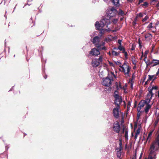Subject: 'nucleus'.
Masks as SVG:
<instances>
[{
	"label": "nucleus",
	"mask_w": 159,
	"mask_h": 159,
	"mask_svg": "<svg viewBox=\"0 0 159 159\" xmlns=\"http://www.w3.org/2000/svg\"><path fill=\"white\" fill-rule=\"evenodd\" d=\"M110 24V21L109 19L103 18L100 21V23L98 21H97L95 24V27L97 30H100V33L103 34L105 31L103 29H100V27L103 28L105 25L108 27V25Z\"/></svg>",
	"instance_id": "1"
},
{
	"label": "nucleus",
	"mask_w": 159,
	"mask_h": 159,
	"mask_svg": "<svg viewBox=\"0 0 159 159\" xmlns=\"http://www.w3.org/2000/svg\"><path fill=\"white\" fill-rule=\"evenodd\" d=\"M157 143L158 145L159 146V135L158 136V139L156 142L152 143L151 145L150 149V153L147 159L146 158L145 159H155L156 157V153L155 152V148L156 145Z\"/></svg>",
	"instance_id": "2"
},
{
	"label": "nucleus",
	"mask_w": 159,
	"mask_h": 159,
	"mask_svg": "<svg viewBox=\"0 0 159 159\" xmlns=\"http://www.w3.org/2000/svg\"><path fill=\"white\" fill-rule=\"evenodd\" d=\"M118 93L117 90H115L113 96L115 98L114 103L117 107H120V105L122 102L121 97L119 95L116 93Z\"/></svg>",
	"instance_id": "3"
},
{
	"label": "nucleus",
	"mask_w": 159,
	"mask_h": 159,
	"mask_svg": "<svg viewBox=\"0 0 159 159\" xmlns=\"http://www.w3.org/2000/svg\"><path fill=\"white\" fill-rule=\"evenodd\" d=\"M113 80L112 78L107 76L102 79V84L105 86L108 87L111 84V81Z\"/></svg>",
	"instance_id": "4"
},
{
	"label": "nucleus",
	"mask_w": 159,
	"mask_h": 159,
	"mask_svg": "<svg viewBox=\"0 0 159 159\" xmlns=\"http://www.w3.org/2000/svg\"><path fill=\"white\" fill-rule=\"evenodd\" d=\"M102 61V56H100L98 59L95 58L92 60V65L94 67H98Z\"/></svg>",
	"instance_id": "5"
},
{
	"label": "nucleus",
	"mask_w": 159,
	"mask_h": 159,
	"mask_svg": "<svg viewBox=\"0 0 159 159\" xmlns=\"http://www.w3.org/2000/svg\"><path fill=\"white\" fill-rule=\"evenodd\" d=\"M119 147L116 148V155L118 158L120 157L121 155V151L123 149L122 142L120 139H119Z\"/></svg>",
	"instance_id": "6"
},
{
	"label": "nucleus",
	"mask_w": 159,
	"mask_h": 159,
	"mask_svg": "<svg viewBox=\"0 0 159 159\" xmlns=\"http://www.w3.org/2000/svg\"><path fill=\"white\" fill-rule=\"evenodd\" d=\"M113 129L114 131L116 133H119L120 129L119 123L117 121L113 124Z\"/></svg>",
	"instance_id": "7"
},
{
	"label": "nucleus",
	"mask_w": 159,
	"mask_h": 159,
	"mask_svg": "<svg viewBox=\"0 0 159 159\" xmlns=\"http://www.w3.org/2000/svg\"><path fill=\"white\" fill-rule=\"evenodd\" d=\"M120 107H117L113 109V115L116 119H118L119 117V108Z\"/></svg>",
	"instance_id": "8"
},
{
	"label": "nucleus",
	"mask_w": 159,
	"mask_h": 159,
	"mask_svg": "<svg viewBox=\"0 0 159 159\" xmlns=\"http://www.w3.org/2000/svg\"><path fill=\"white\" fill-rule=\"evenodd\" d=\"M89 54L92 55V56H97L100 55V53L98 50H97V49L93 48L90 51Z\"/></svg>",
	"instance_id": "9"
},
{
	"label": "nucleus",
	"mask_w": 159,
	"mask_h": 159,
	"mask_svg": "<svg viewBox=\"0 0 159 159\" xmlns=\"http://www.w3.org/2000/svg\"><path fill=\"white\" fill-rule=\"evenodd\" d=\"M120 67L122 69L123 71L124 72L125 74H127L128 75V76H129V73L130 71L131 67L129 66H127V72H126L125 69L123 66V65L120 66Z\"/></svg>",
	"instance_id": "10"
},
{
	"label": "nucleus",
	"mask_w": 159,
	"mask_h": 159,
	"mask_svg": "<svg viewBox=\"0 0 159 159\" xmlns=\"http://www.w3.org/2000/svg\"><path fill=\"white\" fill-rule=\"evenodd\" d=\"M100 38L98 36H95L93 37L91 42L93 44L95 45L97 43H99L100 42Z\"/></svg>",
	"instance_id": "11"
},
{
	"label": "nucleus",
	"mask_w": 159,
	"mask_h": 159,
	"mask_svg": "<svg viewBox=\"0 0 159 159\" xmlns=\"http://www.w3.org/2000/svg\"><path fill=\"white\" fill-rule=\"evenodd\" d=\"M152 104H147L144 108V111L146 114H147L149 111V109L151 107Z\"/></svg>",
	"instance_id": "12"
},
{
	"label": "nucleus",
	"mask_w": 159,
	"mask_h": 159,
	"mask_svg": "<svg viewBox=\"0 0 159 159\" xmlns=\"http://www.w3.org/2000/svg\"><path fill=\"white\" fill-rule=\"evenodd\" d=\"M117 13L118 15L120 17L124 16L126 15V14H125L123 11L120 9H119Z\"/></svg>",
	"instance_id": "13"
},
{
	"label": "nucleus",
	"mask_w": 159,
	"mask_h": 159,
	"mask_svg": "<svg viewBox=\"0 0 159 159\" xmlns=\"http://www.w3.org/2000/svg\"><path fill=\"white\" fill-rule=\"evenodd\" d=\"M152 99H150V98H147L145 99V100H142L144 103L146 104H150L149 103H150L151 100Z\"/></svg>",
	"instance_id": "14"
},
{
	"label": "nucleus",
	"mask_w": 159,
	"mask_h": 159,
	"mask_svg": "<svg viewBox=\"0 0 159 159\" xmlns=\"http://www.w3.org/2000/svg\"><path fill=\"white\" fill-rule=\"evenodd\" d=\"M145 104L144 103L143 101L141 100L139 103L138 107H140V109H142L144 106Z\"/></svg>",
	"instance_id": "15"
},
{
	"label": "nucleus",
	"mask_w": 159,
	"mask_h": 159,
	"mask_svg": "<svg viewBox=\"0 0 159 159\" xmlns=\"http://www.w3.org/2000/svg\"><path fill=\"white\" fill-rule=\"evenodd\" d=\"M117 12H115L112 11V12H108L107 14L110 17H113L116 16Z\"/></svg>",
	"instance_id": "16"
},
{
	"label": "nucleus",
	"mask_w": 159,
	"mask_h": 159,
	"mask_svg": "<svg viewBox=\"0 0 159 159\" xmlns=\"http://www.w3.org/2000/svg\"><path fill=\"white\" fill-rule=\"evenodd\" d=\"M128 129H126L125 134V140H127L128 139Z\"/></svg>",
	"instance_id": "17"
},
{
	"label": "nucleus",
	"mask_w": 159,
	"mask_h": 159,
	"mask_svg": "<svg viewBox=\"0 0 159 159\" xmlns=\"http://www.w3.org/2000/svg\"><path fill=\"white\" fill-rule=\"evenodd\" d=\"M115 84L117 90H119L120 89H122L121 84L120 82L118 84L117 82H116Z\"/></svg>",
	"instance_id": "18"
},
{
	"label": "nucleus",
	"mask_w": 159,
	"mask_h": 159,
	"mask_svg": "<svg viewBox=\"0 0 159 159\" xmlns=\"http://www.w3.org/2000/svg\"><path fill=\"white\" fill-rule=\"evenodd\" d=\"M152 131H150L148 135V137L147 138V141H148V142H149L150 140V139L151 138V136H152Z\"/></svg>",
	"instance_id": "19"
},
{
	"label": "nucleus",
	"mask_w": 159,
	"mask_h": 159,
	"mask_svg": "<svg viewBox=\"0 0 159 159\" xmlns=\"http://www.w3.org/2000/svg\"><path fill=\"white\" fill-rule=\"evenodd\" d=\"M0 158H7V155L6 153L0 154Z\"/></svg>",
	"instance_id": "20"
},
{
	"label": "nucleus",
	"mask_w": 159,
	"mask_h": 159,
	"mask_svg": "<svg viewBox=\"0 0 159 159\" xmlns=\"http://www.w3.org/2000/svg\"><path fill=\"white\" fill-rule=\"evenodd\" d=\"M112 11L118 12V11L114 7H112L110 8L108 12H112Z\"/></svg>",
	"instance_id": "21"
},
{
	"label": "nucleus",
	"mask_w": 159,
	"mask_h": 159,
	"mask_svg": "<svg viewBox=\"0 0 159 159\" xmlns=\"http://www.w3.org/2000/svg\"><path fill=\"white\" fill-rule=\"evenodd\" d=\"M158 89V87L157 86H154L152 87L151 86H149L148 89V90H149V89H151L152 91L153 89H155L157 90Z\"/></svg>",
	"instance_id": "22"
},
{
	"label": "nucleus",
	"mask_w": 159,
	"mask_h": 159,
	"mask_svg": "<svg viewBox=\"0 0 159 159\" xmlns=\"http://www.w3.org/2000/svg\"><path fill=\"white\" fill-rule=\"evenodd\" d=\"M95 46L97 48V50H98L99 52L101 50V45L99 43H97L95 44Z\"/></svg>",
	"instance_id": "23"
},
{
	"label": "nucleus",
	"mask_w": 159,
	"mask_h": 159,
	"mask_svg": "<svg viewBox=\"0 0 159 159\" xmlns=\"http://www.w3.org/2000/svg\"><path fill=\"white\" fill-rule=\"evenodd\" d=\"M112 2L115 6L119 4V0H112Z\"/></svg>",
	"instance_id": "24"
},
{
	"label": "nucleus",
	"mask_w": 159,
	"mask_h": 159,
	"mask_svg": "<svg viewBox=\"0 0 159 159\" xmlns=\"http://www.w3.org/2000/svg\"><path fill=\"white\" fill-rule=\"evenodd\" d=\"M131 61L133 64L136 65V62L135 60V57L134 56H132L131 57Z\"/></svg>",
	"instance_id": "25"
},
{
	"label": "nucleus",
	"mask_w": 159,
	"mask_h": 159,
	"mask_svg": "<svg viewBox=\"0 0 159 159\" xmlns=\"http://www.w3.org/2000/svg\"><path fill=\"white\" fill-rule=\"evenodd\" d=\"M149 93H150L151 97L149 98L150 99H152L153 96L154 95V94L153 93L151 89H149V90H148Z\"/></svg>",
	"instance_id": "26"
},
{
	"label": "nucleus",
	"mask_w": 159,
	"mask_h": 159,
	"mask_svg": "<svg viewBox=\"0 0 159 159\" xmlns=\"http://www.w3.org/2000/svg\"><path fill=\"white\" fill-rule=\"evenodd\" d=\"M154 62L153 59L151 61H150V60H148V62L146 64L147 66H150Z\"/></svg>",
	"instance_id": "27"
},
{
	"label": "nucleus",
	"mask_w": 159,
	"mask_h": 159,
	"mask_svg": "<svg viewBox=\"0 0 159 159\" xmlns=\"http://www.w3.org/2000/svg\"><path fill=\"white\" fill-rule=\"evenodd\" d=\"M159 116H158L157 117L156 120L154 123V124H155V126H156L157 125V124L158 123V122H159Z\"/></svg>",
	"instance_id": "28"
},
{
	"label": "nucleus",
	"mask_w": 159,
	"mask_h": 159,
	"mask_svg": "<svg viewBox=\"0 0 159 159\" xmlns=\"http://www.w3.org/2000/svg\"><path fill=\"white\" fill-rule=\"evenodd\" d=\"M112 52L113 55H114L116 56H118L119 55V53H118L117 52L115 51H112Z\"/></svg>",
	"instance_id": "29"
},
{
	"label": "nucleus",
	"mask_w": 159,
	"mask_h": 159,
	"mask_svg": "<svg viewBox=\"0 0 159 159\" xmlns=\"http://www.w3.org/2000/svg\"><path fill=\"white\" fill-rule=\"evenodd\" d=\"M153 63L156 64V65H159V60H156L153 59Z\"/></svg>",
	"instance_id": "30"
},
{
	"label": "nucleus",
	"mask_w": 159,
	"mask_h": 159,
	"mask_svg": "<svg viewBox=\"0 0 159 159\" xmlns=\"http://www.w3.org/2000/svg\"><path fill=\"white\" fill-rule=\"evenodd\" d=\"M137 20V16H136L134 20L133 21V25H136L137 24V23H136V21Z\"/></svg>",
	"instance_id": "31"
},
{
	"label": "nucleus",
	"mask_w": 159,
	"mask_h": 159,
	"mask_svg": "<svg viewBox=\"0 0 159 159\" xmlns=\"http://www.w3.org/2000/svg\"><path fill=\"white\" fill-rule=\"evenodd\" d=\"M104 40L105 41H106V42H110L111 41V38H106L104 39Z\"/></svg>",
	"instance_id": "32"
},
{
	"label": "nucleus",
	"mask_w": 159,
	"mask_h": 159,
	"mask_svg": "<svg viewBox=\"0 0 159 159\" xmlns=\"http://www.w3.org/2000/svg\"><path fill=\"white\" fill-rule=\"evenodd\" d=\"M118 21V19H113L112 20V21L113 23L114 24H116Z\"/></svg>",
	"instance_id": "33"
},
{
	"label": "nucleus",
	"mask_w": 159,
	"mask_h": 159,
	"mask_svg": "<svg viewBox=\"0 0 159 159\" xmlns=\"http://www.w3.org/2000/svg\"><path fill=\"white\" fill-rule=\"evenodd\" d=\"M148 3L147 2H145L143 4H141L142 6H145L146 7H148Z\"/></svg>",
	"instance_id": "34"
},
{
	"label": "nucleus",
	"mask_w": 159,
	"mask_h": 159,
	"mask_svg": "<svg viewBox=\"0 0 159 159\" xmlns=\"http://www.w3.org/2000/svg\"><path fill=\"white\" fill-rule=\"evenodd\" d=\"M138 44H139V47L140 48H141L142 47L141 42L139 38L138 39Z\"/></svg>",
	"instance_id": "35"
},
{
	"label": "nucleus",
	"mask_w": 159,
	"mask_h": 159,
	"mask_svg": "<svg viewBox=\"0 0 159 159\" xmlns=\"http://www.w3.org/2000/svg\"><path fill=\"white\" fill-rule=\"evenodd\" d=\"M148 17L147 16H146L145 17L143 18L142 20V21L143 22H144L146 20H147L148 19Z\"/></svg>",
	"instance_id": "36"
},
{
	"label": "nucleus",
	"mask_w": 159,
	"mask_h": 159,
	"mask_svg": "<svg viewBox=\"0 0 159 159\" xmlns=\"http://www.w3.org/2000/svg\"><path fill=\"white\" fill-rule=\"evenodd\" d=\"M140 128H139L136 131L135 134L138 135L140 133Z\"/></svg>",
	"instance_id": "37"
},
{
	"label": "nucleus",
	"mask_w": 159,
	"mask_h": 159,
	"mask_svg": "<svg viewBox=\"0 0 159 159\" xmlns=\"http://www.w3.org/2000/svg\"><path fill=\"white\" fill-rule=\"evenodd\" d=\"M148 51L147 50H146L145 52H144V56L145 57V58H147V54H148Z\"/></svg>",
	"instance_id": "38"
},
{
	"label": "nucleus",
	"mask_w": 159,
	"mask_h": 159,
	"mask_svg": "<svg viewBox=\"0 0 159 159\" xmlns=\"http://www.w3.org/2000/svg\"><path fill=\"white\" fill-rule=\"evenodd\" d=\"M124 48L122 47L121 45H119L117 48V49L119 50L120 51H122V50Z\"/></svg>",
	"instance_id": "39"
},
{
	"label": "nucleus",
	"mask_w": 159,
	"mask_h": 159,
	"mask_svg": "<svg viewBox=\"0 0 159 159\" xmlns=\"http://www.w3.org/2000/svg\"><path fill=\"white\" fill-rule=\"evenodd\" d=\"M131 102L129 101L128 102V104L127 106V109L128 110H129V108L131 106Z\"/></svg>",
	"instance_id": "40"
},
{
	"label": "nucleus",
	"mask_w": 159,
	"mask_h": 159,
	"mask_svg": "<svg viewBox=\"0 0 159 159\" xmlns=\"http://www.w3.org/2000/svg\"><path fill=\"white\" fill-rule=\"evenodd\" d=\"M143 15L141 12L139 13L138 14H137V16H137V17H143Z\"/></svg>",
	"instance_id": "41"
},
{
	"label": "nucleus",
	"mask_w": 159,
	"mask_h": 159,
	"mask_svg": "<svg viewBox=\"0 0 159 159\" xmlns=\"http://www.w3.org/2000/svg\"><path fill=\"white\" fill-rule=\"evenodd\" d=\"M152 23H151L147 26V28H151L153 27L152 26Z\"/></svg>",
	"instance_id": "42"
},
{
	"label": "nucleus",
	"mask_w": 159,
	"mask_h": 159,
	"mask_svg": "<svg viewBox=\"0 0 159 159\" xmlns=\"http://www.w3.org/2000/svg\"><path fill=\"white\" fill-rule=\"evenodd\" d=\"M154 75H148V76L149 77V80H151L154 77Z\"/></svg>",
	"instance_id": "43"
},
{
	"label": "nucleus",
	"mask_w": 159,
	"mask_h": 159,
	"mask_svg": "<svg viewBox=\"0 0 159 159\" xmlns=\"http://www.w3.org/2000/svg\"><path fill=\"white\" fill-rule=\"evenodd\" d=\"M150 36H151V37L152 36L151 34H149L148 35L145 36V38L146 39L148 38Z\"/></svg>",
	"instance_id": "44"
},
{
	"label": "nucleus",
	"mask_w": 159,
	"mask_h": 159,
	"mask_svg": "<svg viewBox=\"0 0 159 159\" xmlns=\"http://www.w3.org/2000/svg\"><path fill=\"white\" fill-rule=\"evenodd\" d=\"M5 150L6 151H7L9 148V147L8 146V145L7 144H5Z\"/></svg>",
	"instance_id": "45"
},
{
	"label": "nucleus",
	"mask_w": 159,
	"mask_h": 159,
	"mask_svg": "<svg viewBox=\"0 0 159 159\" xmlns=\"http://www.w3.org/2000/svg\"><path fill=\"white\" fill-rule=\"evenodd\" d=\"M140 116V114L138 113L137 115V118H136L137 121H138V120H139Z\"/></svg>",
	"instance_id": "46"
},
{
	"label": "nucleus",
	"mask_w": 159,
	"mask_h": 159,
	"mask_svg": "<svg viewBox=\"0 0 159 159\" xmlns=\"http://www.w3.org/2000/svg\"><path fill=\"white\" fill-rule=\"evenodd\" d=\"M122 40L120 39H118V43L120 44L119 45H122L121 44Z\"/></svg>",
	"instance_id": "47"
},
{
	"label": "nucleus",
	"mask_w": 159,
	"mask_h": 159,
	"mask_svg": "<svg viewBox=\"0 0 159 159\" xmlns=\"http://www.w3.org/2000/svg\"><path fill=\"white\" fill-rule=\"evenodd\" d=\"M122 52L123 53H124V54H125V53H127V52L125 51V49L124 48L122 50Z\"/></svg>",
	"instance_id": "48"
},
{
	"label": "nucleus",
	"mask_w": 159,
	"mask_h": 159,
	"mask_svg": "<svg viewBox=\"0 0 159 159\" xmlns=\"http://www.w3.org/2000/svg\"><path fill=\"white\" fill-rule=\"evenodd\" d=\"M132 159H136V152H135L134 155V157H133Z\"/></svg>",
	"instance_id": "49"
},
{
	"label": "nucleus",
	"mask_w": 159,
	"mask_h": 159,
	"mask_svg": "<svg viewBox=\"0 0 159 159\" xmlns=\"http://www.w3.org/2000/svg\"><path fill=\"white\" fill-rule=\"evenodd\" d=\"M128 54L127 53H125V60H127L128 59Z\"/></svg>",
	"instance_id": "50"
},
{
	"label": "nucleus",
	"mask_w": 159,
	"mask_h": 159,
	"mask_svg": "<svg viewBox=\"0 0 159 159\" xmlns=\"http://www.w3.org/2000/svg\"><path fill=\"white\" fill-rule=\"evenodd\" d=\"M109 63L111 66H114V65L112 62L109 61Z\"/></svg>",
	"instance_id": "51"
},
{
	"label": "nucleus",
	"mask_w": 159,
	"mask_h": 159,
	"mask_svg": "<svg viewBox=\"0 0 159 159\" xmlns=\"http://www.w3.org/2000/svg\"><path fill=\"white\" fill-rule=\"evenodd\" d=\"M99 0H92V2L93 3H95L96 2H98Z\"/></svg>",
	"instance_id": "52"
},
{
	"label": "nucleus",
	"mask_w": 159,
	"mask_h": 159,
	"mask_svg": "<svg viewBox=\"0 0 159 159\" xmlns=\"http://www.w3.org/2000/svg\"><path fill=\"white\" fill-rule=\"evenodd\" d=\"M137 102L135 101L134 104V107L135 108L137 107Z\"/></svg>",
	"instance_id": "53"
},
{
	"label": "nucleus",
	"mask_w": 159,
	"mask_h": 159,
	"mask_svg": "<svg viewBox=\"0 0 159 159\" xmlns=\"http://www.w3.org/2000/svg\"><path fill=\"white\" fill-rule=\"evenodd\" d=\"M105 44V43L104 42H102L100 44L101 45V46H104Z\"/></svg>",
	"instance_id": "54"
},
{
	"label": "nucleus",
	"mask_w": 159,
	"mask_h": 159,
	"mask_svg": "<svg viewBox=\"0 0 159 159\" xmlns=\"http://www.w3.org/2000/svg\"><path fill=\"white\" fill-rule=\"evenodd\" d=\"M101 50H106L107 49L105 46H103V47L101 48Z\"/></svg>",
	"instance_id": "55"
},
{
	"label": "nucleus",
	"mask_w": 159,
	"mask_h": 159,
	"mask_svg": "<svg viewBox=\"0 0 159 159\" xmlns=\"http://www.w3.org/2000/svg\"><path fill=\"white\" fill-rule=\"evenodd\" d=\"M115 62L116 65H118L119 64H121V63L119 61H115Z\"/></svg>",
	"instance_id": "56"
},
{
	"label": "nucleus",
	"mask_w": 159,
	"mask_h": 159,
	"mask_svg": "<svg viewBox=\"0 0 159 159\" xmlns=\"http://www.w3.org/2000/svg\"><path fill=\"white\" fill-rule=\"evenodd\" d=\"M141 109H140V108L138 107L137 111L138 113H139V112H141Z\"/></svg>",
	"instance_id": "57"
},
{
	"label": "nucleus",
	"mask_w": 159,
	"mask_h": 159,
	"mask_svg": "<svg viewBox=\"0 0 159 159\" xmlns=\"http://www.w3.org/2000/svg\"><path fill=\"white\" fill-rule=\"evenodd\" d=\"M111 75H112L115 78H116V75L114 74V72H111Z\"/></svg>",
	"instance_id": "58"
},
{
	"label": "nucleus",
	"mask_w": 159,
	"mask_h": 159,
	"mask_svg": "<svg viewBox=\"0 0 159 159\" xmlns=\"http://www.w3.org/2000/svg\"><path fill=\"white\" fill-rule=\"evenodd\" d=\"M150 93L148 92L147 95V98H149V97L150 96Z\"/></svg>",
	"instance_id": "59"
},
{
	"label": "nucleus",
	"mask_w": 159,
	"mask_h": 159,
	"mask_svg": "<svg viewBox=\"0 0 159 159\" xmlns=\"http://www.w3.org/2000/svg\"><path fill=\"white\" fill-rule=\"evenodd\" d=\"M147 58H145H145L144 59V62H145V63H146V64L147 63V62H148V61H147L146 60V59Z\"/></svg>",
	"instance_id": "60"
},
{
	"label": "nucleus",
	"mask_w": 159,
	"mask_h": 159,
	"mask_svg": "<svg viewBox=\"0 0 159 159\" xmlns=\"http://www.w3.org/2000/svg\"><path fill=\"white\" fill-rule=\"evenodd\" d=\"M143 0H139V4H140L141 3L143 2Z\"/></svg>",
	"instance_id": "61"
},
{
	"label": "nucleus",
	"mask_w": 159,
	"mask_h": 159,
	"mask_svg": "<svg viewBox=\"0 0 159 159\" xmlns=\"http://www.w3.org/2000/svg\"><path fill=\"white\" fill-rule=\"evenodd\" d=\"M121 17H120V21H122L123 20V19H124V17L123 16H121Z\"/></svg>",
	"instance_id": "62"
},
{
	"label": "nucleus",
	"mask_w": 159,
	"mask_h": 159,
	"mask_svg": "<svg viewBox=\"0 0 159 159\" xmlns=\"http://www.w3.org/2000/svg\"><path fill=\"white\" fill-rule=\"evenodd\" d=\"M137 127V123H136L135 124V125H134V129H135Z\"/></svg>",
	"instance_id": "63"
},
{
	"label": "nucleus",
	"mask_w": 159,
	"mask_h": 159,
	"mask_svg": "<svg viewBox=\"0 0 159 159\" xmlns=\"http://www.w3.org/2000/svg\"><path fill=\"white\" fill-rule=\"evenodd\" d=\"M156 7H159V2L157 4Z\"/></svg>",
	"instance_id": "64"
}]
</instances>
